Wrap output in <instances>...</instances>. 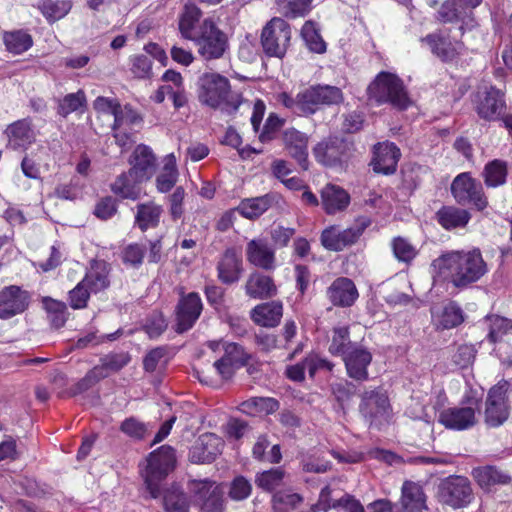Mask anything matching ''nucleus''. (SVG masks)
Instances as JSON below:
<instances>
[{
  "label": "nucleus",
  "instance_id": "20",
  "mask_svg": "<svg viewBox=\"0 0 512 512\" xmlns=\"http://www.w3.org/2000/svg\"><path fill=\"white\" fill-rule=\"evenodd\" d=\"M401 153L392 142L385 141L374 146L373 169L377 173L392 174L396 171Z\"/></svg>",
  "mask_w": 512,
  "mask_h": 512
},
{
  "label": "nucleus",
  "instance_id": "3",
  "mask_svg": "<svg viewBox=\"0 0 512 512\" xmlns=\"http://www.w3.org/2000/svg\"><path fill=\"white\" fill-rule=\"evenodd\" d=\"M367 93L369 99L377 104H390L398 110H404L411 104L402 79L390 72H380L368 86Z\"/></svg>",
  "mask_w": 512,
  "mask_h": 512
},
{
  "label": "nucleus",
  "instance_id": "13",
  "mask_svg": "<svg viewBox=\"0 0 512 512\" xmlns=\"http://www.w3.org/2000/svg\"><path fill=\"white\" fill-rule=\"evenodd\" d=\"M276 100L287 109L301 115H312L321 106L315 85L303 89L295 98L287 92H281Z\"/></svg>",
  "mask_w": 512,
  "mask_h": 512
},
{
  "label": "nucleus",
  "instance_id": "26",
  "mask_svg": "<svg viewBox=\"0 0 512 512\" xmlns=\"http://www.w3.org/2000/svg\"><path fill=\"white\" fill-rule=\"evenodd\" d=\"M5 134L8 139V147L14 150L26 149L36 138L31 121L28 119L18 120L10 124L6 128Z\"/></svg>",
  "mask_w": 512,
  "mask_h": 512
},
{
  "label": "nucleus",
  "instance_id": "58",
  "mask_svg": "<svg viewBox=\"0 0 512 512\" xmlns=\"http://www.w3.org/2000/svg\"><path fill=\"white\" fill-rule=\"evenodd\" d=\"M44 308L48 312L51 322L55 327H61L66 322V305L52 298L43 299Z\"/></svg>",
  "mask_w": 512,
  "mask_h": 512
},
{
  "label": "nucleus",
  "instance_id": "53",
  "mask_svg": "<svg viewBox=\"0 0 512 512\" xmlns=\"http://www.w3.org/2000/svg\"><path fill=\"white\" fill-rule=\"evenodd\" d=\"M112 129H130L141 121V118L132 108L119 105L112 118Z\"/></svg>",
  "mask_w": 512,
  "mask_h": 512
},
{
  "label": "nucleus",
  "instance_id": "47",
  "mask_svg": "<svg viewBox=\"0 0 512 512\" xmlns=\"http://www.w3.org/2000/svg\"><path fill=\"white\" fill-rule=\"evenodd\" d=\"M4 43L8 51L21 54L31 48L33 40L27 32L17 30L5 33Z\"/></svg>",
  "mask_w": 512,
  "mask_h": 512
},
{
  "label": "nucleus",
  "instance_id": "36",
  "mask_svg": "<svg viewBox=\"0 0 512 512\" xmlns=\"http://www.w3.org/2000/svg\"><path fill=\"white\" fill-rule=\"evenodd\" d=\"M136 208L135 223L142 231L159 225L163 213L161 205L151 201L138 204Z\"/></svg>",
  "mask_w": 512,
  "mask_h": 512
},
{
  "label": "nucleus",
  "instance_id": "34",
  "mask_svg": "<svg viewBox=\"0 0 512 512\" xmlns=\"http://www.w3.org/2000/svg\"><path fill=\"white\" fill-rule=\"evenodd\" d=\"M473 476L478 485L486 491H490L496 485H507L511 481L507 473L493 466L476 468L473 470Z\"/></svg>",
  "mask_w": 512,
  "mask_h": 512
},
{
  "label": "nucleus",
  "instance_id": "7",
  "mask_svg": "<svg viewBox=\"0 0 512 512\" xmlns=\"http://www.w3.org/2000/svg\"><path fill=\"white\" fill-rule=\"evenodd\" d=\"M451 193L461 205L473 204L478 210H483L488 205L481 183L468 172L460 173L454 178Z\"/></svg>",
  "mask_w": 512,
  "mask_h": 512
},
{
  "label": "nucleus",
  "instance_id": "23",
  "mask_svg": "<svg viewBox=\"0 0 512 512\" xmlns=\"http://www.w3.org/2000/svg\"><path fill=\"white\" fill-rule=\"evenodd\" d=\"M130 163L132 165L130 174L134 175L138 181H144L154 174L156 158L150 147L141 144L135 148Z\"/></svg>",
  "mask_w": 512,
  "mask_h": 512
},
{
  "label": "nucleus",
  "instance_id": "19",
  "mask_svg": "<svg viewBox=\"0 0 512 512\" xmlns=\"http://www.w3.org/2000/svg\"><path fill=\"white\" fill-rule=\"evenodd\" d=\"M202 308V301L197 293L191 292L183 296L177 306V332L189 330L199 318Z\"/></svg>",
  "mask_w": 512,
  "mask_h": 512
},
{
  "label": "nucleus",
  "instance_id": "37",
  "mask_svg": "<svg viewBox=\"0 0 512 512\" xmlns=\"http://www.w3.org/2000/svg\"><path fill=\"white\" fill-rule=\"evenodd\" d=\"M507 174V163L500 159H494L485 165L482 177L487 187L496 188L506 183Z\"/></svg>",
  "mask_w": 512,
  "mask_h": 512
},
{
  "label": "nucleus",
  "instance_id": "43",
  "mask_svg": "<svg viewBox=\"0 0 512 512\" xmlns=\"http://www.w3.org/2000/svg\"><path fill=\"white\" fill-rule=\"evenodd\" d=\"M279 408V403L274 398L252 397L239 406L240 411L248 415L270 414Z\"/></svg>",
  "mask_w": 512,
  "mask_h": 512
},
{
  "label": "nucleus",
  "instance_id": "35",
  "mask_svg": "<svg viewBox=\"0 0 512 512\" xmlns=\"http://www.w3.org/2000/svg\"><path fill=\"white\" fill-rule=\"evenodd\" d=\"M437 222L446 230L463 228L470 220L467 210L454 206H444L436 213Z\"/></svg>",
  "mask_w": 512,
  "mask_h": 512
},
{
  "label": "nucleus",
  "instance_id": "12",
  "mask_svg": "<svg viewBox=\"0 0 512 512\" xmlns=\"http://www.w3.org/2000/svg\"><path fill=\"white\" fill-rule=\"evenodd\" d=\"M31 294L17 285L4 287L0 291V319L7 320L27 310Z\"/></svg>",
  "mask_w": 512,
  "mask_h": 512
},
{
  "label": "nucleus",
  "instance_id": "24",
  "mask_svg": "<svg viewBox=\"0 0 512 512\" xmlns=\"http://www.w3.org/2000/svg\"><path fill=\"white\" fill-rule=\"evenodd\" d=\"M327 296L335 306L350 307L355 303L359 294L351 279L339 277L328 287Z\"/></svg>",
  "mask_w": 512,
  "mask_h": 512
},
{
  "label": "nucleus",
  "instance_id": "63",
  "mask_svg": "<svg viewBox=\"0 0 512 512\" xmlns=\"http://www.w3.org/2000/svg\"><path fill=\"white\" fill-rule=\"evenodd\" d=\"M186 193L183 187H177L173 193L168 197L169 213L171 218L176 221L184 214V199Z\"/></svg>",
  "mask_w": 512,
  "mask_h": 512
},
{
  "label": "nucleus",
  "instance_id": "27",
  "mask_svg": "<svg viewBox=\"0 0 512 512\" xmlns=\"http://www.w3.org/2000/svg\"><path fill=\"white\" fill-rule=\"evenodd\" d=\"M219 280L224 284L237 282L243 272L241 256L234 249H227L217 264Z\"/></svg>",
  "mask_w": 512,
  "mask_h": 512
},
{
  "label": "nucleus",
  "instance_id": "44",
  "mask_svg": "<svg viewBox=\"0 0 512 512\" xmlns=\"http://www.w3.org/2000/svg\"><path fill=\"white\" fill-rule=\"evenodd\" d=\"M271 205L268 195L245 199L236 207V210L243 217L253 219L262 215Z\"/></svg>",
  "mask_w": 512,
  "mask_h": 512
},
{
  "label": "nucleus",
  "instance_id": "41",
  "mask_svg": "<svg viewBox=\"0 0 512 512\" xmlns=\"http://www.w3.org/2000/svg\"><path fill=\"white\" fill-rule=\"evenodd\" d=\"M163 505L167 512H188L189 510L188 498L177 484L165 490Z\"/></svg>",
  "mask_w": 512,
  "mask_h": 512
},
{
  "label": "nucleus",
  "instance_id": "59",
  "mask_svg": "<svg viewBox=\"0 0 512 512\" xmlns=\"http://www.w3.org/2000/svg\"><path fill=\"white\" fill-rule=\"evenodd\" d=\"M394 256L402 262H410L417 255V249L405 238L396 237L392 241Z\"/></svg>",
  "mask_w": 512,
  "mask_h": 512
},
{
  "label": "nucleus",
  "instance_id": "6",
  "mask_svg": "<svg viewBox=\"0 0 512 512\" xmlns=\"http://www.w3.org/2000/svg\"><path fill=\"white\" fill-rule=\"evenodd\" d=\"M290 40V25L278 17L272 18L261 33V45L269 57L282 58L290 45Z\"/></svg>",
  "mask_w": 512,
  "mask_h": 512
},
{
  "label": "nucleus",
  "instance_id": "49",
  "mask_svg": "<svg viewBox=\"0 0 512 512\" xmlns=\"http://www.w3.org/2000/svg\"><path fill=\"white\" fill-rule=\"evenodd\" d=\"M208 346L213 351H224L221 358H228L232 362L244 365L247 361V355L243 352L242 348L236 343L226 341H210Z\"/></svg>",
  "mask_w": 512,
  "mask_h": 512
},
{
  "label": "nucleus",
  "instance_id": "42",
  "mask_svg": "<svg viewBox=\"0 0 512 512\" xmlns=\"http://www.w3.org/2000/svg\"><path fill=\"white\" fill-rule=\"evenodd\" d=\"M178 179V171L176 168V158L173 154H169L165 158V164L156 178L157 190L161 193L170 191L176 184Z\"/></svg>",
  "mask_w": 512,
  "mask_h": 512
},
{
  "label": "nucleus",
  "instance_id": "29",
  "mask_svg": "<svg viewBox=\"0 0 512 512\" xmlns=\"http://www.w3.org/2000/svg\"><path fill=\"white\" fill-rule=\"evenodd\" d=\"M321 203L325 212L333 215L348 207L350 196L342 187L327 184L321 190Z\"/></svg>",
  "mask_w": 512,
  "mask_h": 512
},
{
  "label": "nucleus",
  "instance_id": "51",
  "mask_svg": "<svg viewBox=\"0 0 512 512\" xmlns=\"http://www.w3.org/2000/svg\"><path fill=\"white\" fill-rule=\"evenodd\" d=\"M313 0H277L280 11L291 18L306 15L312 7Z\"/></svg>",
  "mask_w": 512,
  "mask_h": 512
},
{
  "label": "nucleus",
  "instance_id": "25",
  "mask_svg": "<svg viewBox=\"0 0 512 512\" xmlns=\"http://www.w3.org/2000/svg\"><path fill=\"white\" fill-rule=\"evenodd\" d=\"M423 41L429 45L433 54L444 61L454 59L462 49V44L458 41H451L445 30L429 34Z\"/></svg>",
  "mask_w": 512,
  "mask_h": 512
},
{
  "label": "nucleus",
  "instance_id": "11",
  "mask_svg": "<svg viewBox=\"0 0 512 512\" xmlns=\"http://www.w3.org/2000/svg\"><path fill=\"white\" fill-rule=\"evenodd\" d=\"M194 501L200 512H223L222 490L209 480H193L189 484Z\"/></svg>",
  "mask_w": 512,
  "mask_h": 512
},
{
  "label": "nucleus",
  "instance_id": "46",
  "mask_svg": "<svg viewBox=\"0 0 512 512\" xmlns=\"http://www.w3.org/2000/svg\"><path fill=\"white\" fill-rule=\"evenodd\" d=\"M437 326L443 329L453 328L463 321L462 311L455 303L445 305L438 313H434Z\"/></svg>",
  "mask_w": 512,
  "mask_h": 512
},
{
  "label": "nucleus",
  "instance_id": "31",
  "mask_svg": "<svg viewBox=\"0 0 512 512\" xmlns=\"http://www.w3.org/2000/svg\"><path fill=\"white\" fill-rule=\"evenodd\" d=\"M91 293L106 289L109 284V266L104 261L94 260L81 281Z\"/></svg>",
  "mask_w": 512,
  "mask_h": 512
},
{
  "label": "nucleus",
  "instance_id": "60",
  "mask_svg": "<svg viewBox=\"0 0 512 512\" xmlns=\"http://www.w3.org/2000/svg\"><path fill=\"white\" fill-rule=\"evenodd\" d=\"M108 376L107 373H103L102 368H93L91 369L84 378H82L73 388H71L69 395L75 396L80 394L92 386H94L98 381L104 379Z\"/></svg>",
  "mask_w": 512,
  "mask_h": 512
},
{
  "label": "nucleus",
  "instance_id": "61",
  "mask_svg": "<svg viewBox=\"0 0 512 512\" xmlns=\"http://www.w3.org/2000/svg\"><path fill=\"white\" fill-rule=\"evenodd\" d=\"M84 102L85 95L82 91L68 94L60 102L58 107V113L61 116L66 117L67 115L77 111L80 107H82Z\"/></svg>",
  "mask_w": 512,
  "mask_h": 512
},
{
  "label": "nucleus",
  "instance_id": "45",
  "mask_svg": "<svg viewBox=\"0 0 512 512\" xmlns=\"http://www.w3.org/2000/svg\"><path fill=\"white\" fill-rule=\"evenodd\" d=\"M471 11L465 8L456 0H446L438 11L439 19L442 22H465L469 18Z\"/></svg>",
  "mask_w": 512,
  "mask_h": 512
},
{
  "label": "nucleus",
  "instance_id": "38",
  "mask_svg": "<svg viewBox=\"0 0 512 512\" xmlns=\"http://www.w3.org/2000/svg\"><path fill=\"white\" fill-rule=\"evenodd\" d=\"M141 182L134 175H131L129 171L127 174L120 175L112 184L111 189L114 194L121 198L136 200L142 193L139 185Z\"/></svg>",
  "mask_w": 512,
  "mask_h": 512
},
{
  "label": "nucleus",
  "instance_id": "14",
  "mask_svg": "<svg viewBox=\"0 0 512 512\" xmlns=\"http://www.w3.org/2000/svg\"><path fill=\"white\" fill-rule=\"evenodd\" d=\"M475 110L483 120H499L506 110L504 93L494 87L479 92L475 100Z\"/></svg>",
  "mask_w": 512,
  "mask_h": 512
},
{
  "label": "nucleus",
  "instance_id": "17",
  "mask_svg": "<svg viewBox=\"0 0 512 512\" xmlns=\"http://www.w3.org/2000/svg\"><path fill=\"white\" fill-rule=\"evenodd\" d=\"M372 353L362 345L350 347L342 357L347 375L357 381L368 379V366L372 362Z\"/></svg>",
  "mask_w": 512,
  "mask_h": 512
},
{
  "label": "nucleus",
  "instance_id": "56",
  "mask_svg": "<svg viewBox=\"0 0 512 512\" xmlns=\"http://www.w3.org/2000/svg\"><path fill=\"white\" fill-rule=\"evenodd\" d=\"M321 106L338 105L343 102L344 95L340 88L332 85H315Z\"/></svg>",
  "mask_w": 512,
  "mask_h": 512
},
{
  "label": "nucleus",
  "instance_id": "57",
  "mask_svg": "<svg viewBox=\"0 0 512 512\" xmlns=\"http://www.w3.org/2000/svg\"><path fill=\"white\" fill-rule=\"evenodd\" d=\"M131 358L128 353H111L100 359L101 365L95 366V368H102L103 373L117 372L123 367L128 365Z\"/></svg>",
  "mask_w": 512,
  "mask_h": 512
},
{
  "label": "nucleus",
  "instance_id": "32",
  "mask_svg": "<svg viewBox=\"0 0 512 512\" xmlns=\"http://www.w3.org/2000/svg\"><path fill=\"white\" fill-rule=\"evenodd\" d=\"M316 160L324 166H336L341 163L343 156V143L329 139L318 143L313 149Z\"/></svg>",
  "mask_w": 512,
  "mask_h": 512
},
{
  "label": "nucleus",
  "instance_id": "30",
  "mask_svg": "<svg viewBox=\"0 0 512 512\" xmlns=\"http://www.w3.org/2000/svg\"><path fill=\"white\" fill-rule=\"evenodd\" d=\"M283 314V306L278 301L259 304L251 310V319L262 327H275Z\"/></svg>",
  "mask_w": 512,
  "mask_h": 512
},
{
  "label": "nucleus",
  "instance_id": "9",
  "mask_svg": "<svg viewBox=\"0 0 512 512\" xmlns=\"http://www.w3.org/2000/svg\"><path fill=\"white\" fill-rule=\"evenodd\" d=\"M510 415L507 397V382L493 386L485 402L484 421L487 426L496 428L503 425Z\"/></svg>",
  "mask_w": 512,
  "mask_h": 512
},
{
  "label": "nucleus",
  "instance_id": "48",
  "mask_svg": "<svg viewBox=\"0 0 512 512\" xmlns=\"http://www.w3.org/2000/svg\"><path fill=\"white\" fill-rule=\"evenodd\" d=\"M301 35L311 52L322 54L326 51V43L314 22L306 21L302 27Z\"/></svg>",
  "mask_w": 512,
  "mask_h": 512
},
{
  "label": "nucleus",
  "instance_id": "22",
  "mask_svg": "<svg viewBox=\"0 0 512 512\" xmlns=\"http://www.w3.org/2000/svg\"><path fill=\"white\" fill-rule=\"evenodd\" d=\"M282 140L287 153L306 170L308 168V136L291 127L283 131Z\"/></svg>",
  "mask_w": 512,
  "mask_h": 512
},
{
  "label": "nucleus",
  "instance_id": "28",
  "mask_svg": "<svg viewBox=\"0 0 512 512\" xmlns=\"http://www.w3.org/2000/svg\"><path fill=\"white\" fill-rule=\"evenodd\" d=\"M247 296L253 299H268L277 294L273 279L260 272L251 273L244 286Z\"/></svg>",
  "mask_w": 512,
  "mask_h": 512
},
{
  "label": "nucleus",
  "instance_id": "18",
  "mask_svg": "<svg viewBox=\"0 0 512 512\" xmlns=\"http://www.w3.org/2000/svg\"><path fill=\"white\" fill-rule=\"evenodd\" d=\"M389 411L390 404L385 393L371 390L363 394L360 412L371 424L386 420Z\"/></svg>",
  "mask_w": 512,
  "mask_h": 512
},
{
  "label": "nucleus",
  "instance_id": "55",
  "mask_svg": "<svg viewBox=\"0 0 512 512\" xmlns=\"http://www.w3.org/2000/svg\"><path fill=\"white\" fill-rule=\"evenodd\" d=\"M283 478L284 471L281 468H274L257 474L255 483L263 490L272 491L282 484Z\"/></svg>",
  "mask_w": 512,
  "mask_h": 512
},
{
  "label": "nucleus",
  "instance_id": "4",
  "mask_svg": "<svg viewBox=\"0 0 512 512\" xmlns=\"http://www.w3.org/2000/svg\"><path fill=\"white\" fill-rule=\"evenodd\" d=\"M175 464L174 450L170 446L163 445L150 453L147 465L143 471L146 490L151 498L156 499L161 495V482L166 478Z\"/></svg>",
  "mask_w": 512,
  "mask_h": 512
},
{
  "label": "nucleus",
  "instance_id": "2",
  "mask_svg": "<svg viewBox=\"0 0 512 512\" xmlns=\"http://www.w3.org/2000/svg\"><path fill=\"white\" fill-rule=\"evenodd\" d=\"M198 97L201 103L229 114L236 112L241 105L249 107L241 94L230 90L229 80L217 73H205L200 77Z\"/></svg>",
  "mask_w": 512,
  "mask_h": 512
},
{
  "label": "nucleus",
  "instance_id": "16",
  "mask_svg": "<svg viewBox=\"0 0 512 512\" xmlns=\"http://www.w3.org/2000/svg\"><path fill=\"white\" fill-rule=\"evenodd\" d=\"M478 405L475 407H450L444 409L439 414V422L448 429L466 430L473 427L477 423Z\"/></svg>",
  "mask_w": 512,
  "mask_h": 512
},
{
  "label": "nucleus",
  "instance_id": "1",
  "mask_svg": "<svg viewBox=\"0 0 512 512\" xmlns=\"http://www.w3.org/2000/svg\"><path fill=\"white\" fill-rule=\"evenodd\" d=\"M431 267L435 278L458 289L477 282L488 271L479 249L445 252L433 260Z\"/></svg>",
  "mask_w": 512,
  "mask_h": 512
},
{
  "label": "nucleus",
  "instance_id": "15",
  "mask_svg": "<svg viewBox=\"0 0 512 512\" xmlns=\"http://www.w3.org/2000/svg\"><path fill=\"white\" fill-rule=\"evenodd\" d=\"M245 255L251 265L260 269L270 271L276 267L275 250L266 238L258 237L249 240Z\"/></svg>",
  "mask_w": 512,
  "mask_h": 512
},
{
  "label": "nucleus",
  "instance_id": "62",
  "mask_svg": "<svg viewBox=\"0 0 512 512\" xmlns=\"http://www.w3.org/2000/svg\"><path fill=\"white\" fill-rule=\"evenodd\" d=\"M252 491V485L244 476H237L230 484L229 497L235 501L248 498Z\"/></svg>",
  "mask_w": 512,
  "mask_h": 512
},
{
  "label": "nucleus",
  "instance_id": "10",
  "mask_svg": "<svg viewBox=\"0 0 512 512\" xmlns=\"http://www.w3.org/2000/svg\"><path fill=\"white\" fill-rule=\"evenodd\" d=\"M441 501L455 509L463 508L473 500L470 481L461 476L446 478L439 486Z\"/></svg>",
  "mask_w": 512,
  "mask_h": 512
},
{
  "label": "nucleus",
  "instance_id": "33",
  "mask_svg": "<svg viewBox=\"0 0 512 512\" xmlns=\"http://www.w3.org/2000/svg\"><path fill=\"white\" fill-rule=\"evenodd\" d=\"M401 505L404 512H425L428 508L421 486L414 482H405L402 486Z\"/></svg>",
  "mask_w": 512,
  "mask_h": 512
},
{
  "label": "nucleus",
  "instance_id": "8",
  "mask_svg": "<svg viewBox=\"0 0 512 512\" xmlns=\"http://www.w3.org/2000/svg\"><path fill=\"white\" fill-rule=\"evenodd\" d=\"M369 225L368 219L361 218L344 230H340L337 226H330L322 232L321 244L328 250L342 251L345 247L354 244Z\"/></svg>",
  "mask_w": 512,
  "mask_h": 512
},
{
  "label": "nucleus",
  "instance_id": "5",
  "mask_svg": "<svg viewBox=\"0 0 512 512\" xmlns=\"http://www.w3.org/2000/svg\"><path fill=\"white\" fill-rule=\"evenodd\" d=\"M191 41L196 44L199 55L205 60L221 58L229 46L227 35L210 18L199 25L197 35Z\"/></svg>",
  "mask_w": 512,
  "mask_h": 512
},
{
  "label": "nucleus",
  "instance_id": "21",
  "mask_svg": "<svg viewBox=\"0 0 512 512\" xmlns=\"http://www.w3.org/2000/svg\"><path fill=\"white\" fill-rule=\"evenodd\" d=\"M223 442L213 433L202 434L190 451V459L194 463H209L221 453Z\"/></svg>",
  "mask_w": 512,
  "mask_h": 512
},
{
  "label": "nucleus",
  "instance_id": "54",
  "mask_svg": "<svg viewBox=\"0 0 512 512\" xmlns=\"http://www.w3.org/2000/svg\"><path fill=\"white\" fill-rule=\"evenodd\" d=\"M303 498L297 493L280 491L273 495L272 504L274 512H288L295 509Z\"/></svg>",
  "mask_w": 512,
  "mask_h": 512
},
{
  "label": "nucleus",
  "instance_id": "50",
  "mask_svg": "<svg viewBox=\"0 0 512 512\" xmlns=\"http://www.w3.org/2000/svg\"><path fill=\"white\" fill-rule=\"evenodd\" d=\"M487 321L489 323L488 338L493 343L502 341L504 336L512 332V321L507 318L493 315L488 317Z\"/></svg>",
  "mask_w": 512,
  "mask_h": 512
},
{
  "label": "nucleus",
  "instance_id": "39",
  "mask_svg": "<svg viewBox=\"0 0 512 512\" xmlns=\"http://www.w3.org/2000/svg\"><path fill=\"white\" fill-rule=\"evenodd\" d=\"M350 340V333L348 326H337L331 331L329 338L328 351L334 356L343 357L350 349L355 346Z\"/></svg>",
  "mask_w": 512,
  "mask_h": 512
},
{
  "label": "nucleus",
  "instance_id": "52",
  "mask_svg": "<svg viewBox=\"0 0 512 512\" xmlns=\"http://www.w3.org/2000/svg\"><path fill=\"white\" fill-rule=\"evenodd\" d=\"M71 9L69 0H44L41 5L43 15L49 21L63 18Z\"/></svg>",
  "mask_w": 512,
  "mask_h": 512
},
{
  "label": "nucleus",
  "instance_id": "40",
  "mask_svg": "<svg viewBox=\"0 0 512 512\" xmlns=\"http://www.w3.org/2000/svg\"><path fill=\"white\" fill-rule=\"evenodd\" d=\"M201 11L194 4H187L179 20V31L183 38L191 40L197 35L196 24L201 18Z\"/></svg>",
  "mask_w": 512,
  "mask_h": 512
},
{
  "label": "nucleus",
  "instance_id": "64",
  "mask_svg": "<svg viewBox=\"0 0 512 512\" xmlns=\"http://www.w3.org/2000/svg\"><path fill=\"white\" fill-rule=\"evenodd\" d=\"M119 105L116 100L106 97H97L93 103L98 118H107L108 120H112Z\"/></svg>",
  "mask_w": 512,
  "mask_h": 512
}]
</instances>
